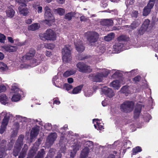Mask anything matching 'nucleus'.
Here are the masks:
<instances>
[{
    "mask_svg": "<svg viewBox=\"0 0 158 158\" xmlns=\"http://www.w3.org/2000/svg\"><path fill=\"white\" fill-rule=\"evenodd\" d=\"M6 39V37L3 34L0 33V42L4 43Z\"/></svg>",
    "mask_w": 158,
    "mask_h": 158,
    "instance_id": "obj_49",
    "label": "nucleus"
},
{
    "mask_svg": "<svg viewBox=\"0 0 158 158\" xmlns=\"http://www.w3.org/2000/svg\"><path fill=\"white\" fill-rule=\"evenodd\" d=\"M140 24V22L138 20H136L133 21L131 23L130 26V28L134 30L137 27H138Z\"/></svg>",
    "mask_w": 158,
    "mask_h": 158,
    "instance_id": "obj_22",
    "label": "nucleus"
},
{
    "mask_svg": "<svg viewBox=\"0 0 158 158\" xmlns=\"http://www.w3.org/2000/svg\"><path fill=\"white\" fill-rule=\"evenodd\" d=\"M25 22L27 24H30L32 22L31 19H28L25 20Z\"/></svg>",
    "mask_w": 158,
    "mask_h": 158,
    "instance_id": "obj_64",
    "label": "nucleus"
},
{
    "mask_svg": "<svg viewBox=\"0 0 158 158\" xmlns=\"http://www.w3.org/2000/svg\"><path fill=\"white\" fill-rule=\"evenodd\" d=\"M98 119H95L93 120V122L94 123L96 122V124H94V127L96 129H97L98 130H102V129H104L103 126L100 125V124L99 123L98 121H99Z\"/></svg>",
    "mask_w": 158,
    "mask_h": 158,
    "instance_id": "obj_21",
    "label": "nucleus"
},
{
    "mask_svg": "<svg viewBox=\"0 0 158 158\" xmlns=\"http://www.w3.org/2000/svg\"><path fill=\"white\" fill-rule=\"evenodd\" d=\"M2 48L5 51L9 52H14L17 49V47L15 46H12L10 45H6L3 46Z\"/></svg>",
    "mask_w": 158,
    "mask_h": 158,
    "instance_id": "obj_13",
    "label": "nucleus"
},
{
    "mask_svg": "<svg viewBox=\"0 0 158 158\" xmlns=\"http://www.w3.org/2000/svg\"><path fill=\"white\" fill-rule=\"evenodd\" d=\"M31 63L33 64H35V65H37L38 64H37V60L36 59V58H32V59L31 60Z\"/></svg>",
    "mask_w": 158,
    "mask_h": 158,
    "instance_id": "obj_59",
    "label": "nucleus"
},
{
    "mask_svg": "<svg viewBox=\"0 0 158 158\" xmlns=\"http://www.w3.org/2000/svg\"><path fill=\"white\" fill-rule=\"evenodd\" d=\"M44 55L40 54H37L35 56V58L37 60V64H39L44 59Z\"/></svg>",
    "mask_w": 158,
    "mask_h": 158,
    "instance_id": "obj_23",
    "label": "nucleus"
},
{
    "mask_svg": "<svg viewBox=\"0 0 158 158\" xmlns=\"http://www.w3.org/2000/svg\"><path fill=\"white\" fill-rule=\"evenodd\" d=\"M142 105L140 104H137L134 111V118L136 119L139 118L141 112Z\"/></svg>",
    "mask_w": 158,
    "mask_h": 158,
    "instance_id": "obj_9",
    "label": "nucleus"
},
{
    "mask_svg": "<svg viewBox=\"0 0 158 158\" xmlns=\"http://www.w3.org/2000/svg\"><path fill=\"white\" fill-rule=\"evenodd\" d=\"M147 30V29L146 28H145V27L142 25L140 29L138 30L139 34L140 35H143Z\"/></svg>",
    "mask_w": 158,
    "mask_h": 158,
    "instance_id": "obj_37",
    "label": "nucleus"
},
{
    "mask_svg": "<svg viewBox=\"0 0 158 158\" xmlns=\"http://www.w3.org/2000/svg\"><path fill=\"white\" fill-rule=\"evenodd\" d=\"M14 126L15 127L16 131L15 132V133H13L12 136L13 137L15 136L17 134V130H18L19 127V124L18 123H16L15 124Z\"/></svg>",
    "mask_w": 158,
    "mask_h": 158,
    "instance_id": "obj_45",
    "label": "nucleus"
},
{
    "mask_svg": "<svg viewBox=\"0 0 158 158\" xmlns=\"http://www.w3.org/2000/svg\"><path fill=\"white\" fill-rule=\"evenodd\" d=\"M35 53V50L34 48H31L26 54L22 57L21 60L23 61L24 60H30L34 58Z\"/></svg>",
    "mask_w": 158,
    "mask_h": 158,
    "instance_id": "obj_7",
    "label": "nucleus"
},
{
    "mask_svg": "<svg viewBox=\"0 0 158 158\" xmlns=\"http://www.w3.org/2000/svg\"><path fill=\"white\" fill-rule=\"evenodd\" d=\"M117 40L119 41H127L129 40V38L126 35H122L118 37Z\"/></svg>",
    "mask_w": 158,
    "mask_h": 158,
    "instance_id": "obj_33",
    "label": "nucleus"
},
{
    "mask_svg": "<svg viewBox=\"0 0 158 158\" xmlns=\"http://www.w3.org/2000/svg\"><path fill=\"white\" fill-rule=\"evenodd\" d=\"M89 58V56L82 55H80L78 56V59L79 60H83Z\"/></svg>",
    "mask_w": 158,
    "mask_h": 158,
    "instance_id": "obj_50",
    "label": "nucleus"
},
{
    "mask_svg": "<svg viewBox=\"0 0 158 158\" xmlns=\"http://www.w3.org/2000/svg\"><path fill=\"white\" fill-rule=\"evenodd\" d=\"M46 127L48 130H50L52 128L51 124L49 123H48L46 124Z\"/></svg>",
    "mask_w": 158,
    "mask_h": 158,
    "instance_id": "obj_58",
    "label": "nucleus"
},
{
    "mask_svg": "<svg viewBox=\"0 0 158 158\" xmlns=\"http://www.w3.org/2000/svg\"><path fill=\"white\" fill-rule=\"evenodd\" d=\"M39 132V130L35 127L33 128L30 132V139H32L36 137Z\"/></svg>",
    "mask_w": 158,
    "mask_h": 158,
    "instance_id": "obj_16",
    "label": "nucleus"
},
{
    "mask_svg": "<svg viewBox=\"0 0 158 158\" xmlns=\"http://www.w3.org/2000/svg\"><path fill=\"white\" fill-rule=\"evenodd\" d=\"M1 115L4 117L0 129V133L2 134L6 128L10 118V114L5 112H3L2 113Z\"/></svg>",
    "mask_w": 158,
    "mask_h": 158,
    "instance_id": "obj_5",
    "label": "nucleus"
},
{
    "mask_svg": "<svg viewBox=\"0 0 158 158\" xmlns=\"http://www.w3.org/2000/svg\"><path fill=\"white\" fill-rule=\"evenodd\" d=\"M15 14V11L12 8H8L6 11L7 15L10 18L13 17Z\"/></svg>",
    "mask_w": 158,
    "mask_h": 158,
    "instance_id": "obj_31",
    "label": "nucleus"
},
{
    "mask_svg": "<svg viewBox=\"0 0 158 158\" xmlns=\"http://www.w3.org/2000/svg\"><path fill=\"white\" fill-rule=\"evenodd\" d=\"M36 153V151L32 149L29 151L27 158H33Z\"/></svg>",
    "mask_w": 158,
    "mask_h": 158,
    "instance_id": "obj_34",
    "label": "nucleus"
},
{
    "mask_svg": "<svg viewBox=\"0 0 158 158\" xmlns=\"http://www.w3.org/2000/svg\"><path fill=\"white\" fill-rule=\"evenodd\" d=\"M39 36L43 40L55 41L56 38V35L55 32L50 29H47L43 34H40Z\"/></svg>",
    "mask_w": 158,
    "mask_h": 158,
    "instance_id": "obj_1",
    "label": "nucleus"
},
{
    "mask_svg": "<svg viewBox=\"0 0 158 158\" xmlns=\"http://www.w3.org/2000/svg\"><path fill=\"white\" fill-rule=\"evenodd\" d=\"M99 36L98 34L95 31H92L89 32L87 39L91 47L96 46V43L98 39Z\"/></svg>",
    "mask_w": 158,
    "mask_h": 158,
    "instance_id": "obj_3",
    "label": "nucleus"
},
{
    "mask_svg": "<svg viewBox=\"0 0 158 158\" xmlns=\"http://www.w3.org/2000/svg\"><path fill=\"white\" fill-rule=\"evenodd\" d=\"M67 129H68V125H67L65 124L63 127H61L60 129V130H64V131H60L59 132L61 133L62 135H64L65 134V132L67 130Z\"/></svg>",
    "mask_w": 158,
    "mask_h": 158,
    "instance_id": "obj_48",
    "label": "nucleus"
},
{
    "mask_svg": "<svg viewBox=\"0 0 158 158\" xmlns=\"http://www.w3.org/2000/svg\"><path fill=\"white\" fill-rule=\"evenodd\" d=\"M33 0H20V6L22 7H26L27 5V4L30 1Z\"/></svg>",
    "mask_w": 158,
    "mask_h": 158,
    "instance_id": "obj_36",
    "label": "nucleus"
},
{
    "mask_svg": "<svg viewBox=\"0 0 158 158\" xmlns=\"http://www.w3.org/2000/svg\"><path fill=\"white\" fill-rule=\"evenodd\" d=\"M6 89V86L2 84H0V93L5 92Z\"/></svg>",
    "mask_w": 158,
    "mask_h": 158,
    "instance_id": "obj_51",
    "label": "nucleus"
},
{
    "mask_svg": "<svg viewBox=\"0 0 158 158\" xmlns=\"http://www.w3.org/2000/svg\"><path fill=\"white\" fill-rule=\"evenodd\" d=\"M40 25L38 23H34L29 26L28 30L30 31H34L39 29Z\"/></svg>",
    "mask_w": 158,
    "mask_h": 158,
    "instance_id": "obj_20",
    "label": "nucleus"
},
{
    "mask_svg": "<svg viewBox=\"0 0 158 158\" xmlns=\"http://www.w3.org/2000/svg\"><path fill=\"white\" fill-rule=\"evenodd\" d=\"M38 12L39 13H41L42 12L43 8L42 6H39L37 7Z\"/></svg>",
    "mask_w": 158,
    "mask_h": 158,
    "instance_id": "obj_60",
    "label": "nucleus"
},
{
    "mask_svg": "<svg viewBox=\"0 0 158 158\" xmlns=\"http://www.w3.org/2000/svg\"><path fill=\"white\" fill-rule=\"evenodd\" d=\"M74 73L75 72L72 71H67L63 74V76L64 77H67L74 74Z\"/></svg>",
    "mask_w": 158,
    "mask_h": 158,
    "instance_id": "obj_38",
    "label": "nucleus"
},
{
    "mask_svg": "<svg viewBox=\"0 0 158 158\" xmlns=\"http://www.w3.org/2000/svg\"><path fill=\"white\" fill-rule=\"evenodd\" d=\"M156 0H149L148 4L150 5V6H154L155 4V2Z\"/></svg>",
    "mask_w": 158,
    "mask_h": 158,
    "instance_id": "obj_55",
    "label": "nucleus"
},
{
    "mask_svg": "<svg viewBox=\"0 0 158 158\" xmlns=\"http://www.w3.org/2000/svg\"><path fill=\"white\" fill-rule=\"evenodd\" d=\"M45 154V153L44 149L43 148L41 149L38 151L35 158H44Z\"/></svg>",
    "mask_w": 158,
    "mask_h": 158,
    "instance_id": "obj_26",
    "label": "nucleus"
},
{
    "mask_svg": "<svg viewBox=\"0 0 158 158\" xmlns=\"http://www.w3.org/2000/svg\"><path fill=\"white\" fill-rule=\"evenodd\" d=\"M29 12L28 9L27 8H21L20 7V14L24 16H26Z\"/></svg>",
    "mask_w": 158,
    "mask_h": 158,
    "instance_id": "obj_32",
    "label": "nucleus"
},
{
    "mask_svg": "<svg viewBox=\"0 0 158 158\" xmlns=\"http://www.w3.org/2000/svg\"><path fill=\"white\" fill-rule=\"evenodd\" d=\"M102 91L103 94L110 98H112L114 94L112 90L107 87H104L102 89Z\"/></svg>",
    "mask_w": 158,
    "mask_h": 158,
    "instance_id": "obj_12",
    "label": "nucleus"
},
{
    "mask_svg": "<svg viewBox=\"0 0 158 158\" xmlns=\"http://www.w3.org/2000/svg\"><path fill=\"white\" fill-rule=\"evenodd\" d=\"M150 21L149 19H146L143 22L142 25L147 29L150 23Z\"/></svg>",
    "mask_w": 158,
    "mask_h": 158,
    "instance_id": "obj_39",
    "label": "nucleus"
},
{
    "mask_svg": "<svg viewBox=\"0 0 158 158\" xmlns=\"http://www.w3.org/2000/svg\"><path fill=\"white\" fill-rule=\"evenodd\" d=\"M57 137L56 133H51L47 137V141L50 145H52Z\"/></svg>",
    "mask_w": 158,
    "mask_h": 158,
    "instance_id": "obj_11",
    "label": "nucleus"
},
{
    "mask_svg": "<svg viewBox=\"0 0 158 158\" xmlns=\"http://www.w3.org/2000/svg\"><path fill=\"white\" fill-rule=\"evenodd\" d=\"M83 86V85H81L74 88L72 91L73 94H76L80 93L81 91Z\"/></svg>",
    "mask_w": 158,
    "mask_h": 158,
    "instance_id": "obj_27",
    "label": "nucleus"
},
{
    "mask_svg": "<svg viewBox=\"0 0 158 158\" xmlns=\"http://www.w3.org/2000/svg\"><path fill=\"white\" fill-rule=\"evenodd\" d=\"M28 149L27 145L25 144L24 147L22 149V152H20V158H24L26 155V153Z\"/></svg>",
    "mask_w": 158,
    "mask_h": 158,
    "instance_id": "obj_25",
    "label": "nucleus"
},
{
    "mask_svg": "<svg viewBox=\"0 0 158 158\" xmlns=\"http://www.w3.org/2000/svg\"><path fill=\"white\" fill-rule=\"evenodd\" d=\"M99 52L103 53L106 50V47L104 46H100L99 47Z\"/></svg>",
    "mask_w": 158,
    "mask_h": 158,
    "instance_id": "obj_53",
    "label": "nucleus"
},
{
    "mask_svg": "<svg viewBox=\"0 0 158 158\" xmlns=\"http://www.w3.org/2000/svg\"><path fill=\"white\" fill-rule=\"evenodd\" d=\"M52 52L48 51H47L46 52V55L48 57H50L52 55Z\"/></svg>",
    "mask_w": 158,
    "mask_h": 158,
    "instance_id": "obj_61",
    "label": "nucleus"
},
{
    "mask_svg": "<svg viewBox=\"0 0 158 158\" xmlns=\"http://www.w3.org/2000/svg\"><path fill=\"white\" fill-rule=\"evenodd\" d=\"M138 12L137 10H134L132 12V17L136 18L138 16Z\"/></svg>",
    "mask_w": 158,
    "mask_h": 158,
    "instance_id": "obj_52",
    "label": "nucleus"
},
{
    "mask_svg": "<svg viewBox=\"0 0 158 158\" xmlns=\"http://www.w3.org/2000/svg\"><path fill=\"white\" fill-rule=\"evenodd\" d=\"M141 79V77L140 75H137L132 79V81L135 83L137 84L140 81Z\"/></svg>",
    "mask_w": 158,
    "mask_h": 158,
    "instance_id": "obj_41",
    "label": "nucleus"
},
{
    "mask_svg": "<svg viewBox=\"0 0 158 158\" xmlns=\"http://www.w3.org/2000/svg\"><path fill=\"white\" fill-rule=\"evenodd\" d=\"M53 104L59 105L60 103V102L57 99H54Z\"/></svg>",
    "mask_w": 158,
    "mask_h": 158,
    "instance_id": "obj_63",
    "label": "nucleus"
},
{
    "mask_svg": "<svg viewBox=\"0 0 158 158\" xmlns=\"http://www.w3.org/2000/svg\"><path fill=\"white\" fill-rule=\"evenodd\" d=\"M76 66L78 71L81 73H89L91 72L92 71L90 66L83 62H78Z\"/></svg>",
    "mask_w": 158,
    "mask_h": 158,
    "instance_id": "obj_6",
    "label": "nucleus"
},
{
    "mask_svg": "<svg viewBox=\"0 0 158 158\" xmlns=\"http://www.w3.org/2000/svg\"><path fill=\"white\" fill-rule=\"evenodd\" d=\"M80 21L81 22H85L86 21L88 20L87 18L84 15L81 16L80 18Z\"/></svg>",
    "mask_w": 158,
    "mask_h": 158,
    "instance_id": "obj_57",
    "label": "nucleus"
},
{
    "mask_svg": "<svg viewBox=\"0 0 158 158\" xmlns=\"http://www.w3.org/2000/svg\"><path fill=\"white\" fill-rule=\"evenodd\" d=\"M73 88V86L68 83H65L63 85V88L65 89L67 91H69Z\"/></svg>",
    "mask_w": 158,
    "mask_h": 158,
    "instance_id": "obj_42",
    "label": "nucleus"
},
{
    "mask_svg": "<svg viewBox=\"0 0 158 158\" xmlns=\"http://www.w3.org/2000/svg\"><path fill=\"white\" fill-rule=\"evenodd\" d=\"M67 81L69 83L71 84L73 82V79L72 78L70 77L68 78Z\"/></svg>",
    "mask_w": 158,
    "mask_h": 158,
    "instance_id": "obj_62",
    "label": "nucleus"
},
{
    "mask_svg": "<svg viewBox=\"0 0 158 158\" xmlns=\"http://www.w3.org/2000/svg\"><path fill=\"white\" fill-rule=\"evenodd\" d=\"M12 100L14 102H17L20 99L19 96L18 94H15L12 98Z\"/></svg>",
    "mask_w": 158,
    "mask_h": 158,
    "instance_id": "obj_46",
    "label": "nucleus"
},
{
    "mask_svg": "<svg viewBox=\"0 0 158 158\" xmlns=\"http://www.w3.org/2000/svg\"><path fill=\"white\" fill-rule=\"evenodd\" d=\"M89 149L87 147L84 148L81 154V158H85L88 156L89 152Z\"/></svg>",
    "mask_w": 158,
    "mask_h": 158,
    "instance_id": "obj_24",
    "label": "nucleus"
},
{
    "mask_svg": "<svg viewBox=\"0 0 158 158\" xmlns=\"http://www.w3.org/2000/svg\"><path fill=\"white\" fill-rule=\"evenodd\" d=\"M70 46L67 45H65L64 47L62 50V52L63 56L62 60L63 61L68 62L70 61L71 58L70 51Z\"/></svg>",
    "mask_w": 158,
    "mask_h": 158,
    "instance_id": "obj_4",
    "label": "nucleus"
},
{
    "mask_svg": "<svg viewBox=\"0 0 158 158\" xmlns=\"http://www.w3.org/2000/svg\"><path fill=\"white\" fill-rule=\"evenodd\" d=\"M44 17L45 20L48 22L52 21L54 17L51 13V10L48 6H46L44 9Z\"/></svg>",
    "mask_w": 158,
    "mask_h": 158,
    "instance_id": "obj_8",
    "label": "nucleus"
},
{
    "mask_svg": "<svg viewBox=\"0 0 158 158\" xmlns=\"http://www.w3.org/2000/svg\"><path fill=\"white\" fill-rule=\"evenodd\" d=\"M113 21L110 19H104L101 22V24L105 26H110L113 25Z\"/></svg>",
    "mask_w": 158,
    "mask_h": 158,
    "instance_id": "obj_18",
    "label": "nucleus"
},
{
    "mask_svg": "<svg viewBox=\"0 0 158 158\" xmlns=\"http://www.w3.org/2000/svg\"><path fill=\"white\" fill-rule=\"evenodd\" d=\"M8 99L5 94H0V102L6 105L8 103Z\"/></svg>",
    "mask_w": 158,
    "mask_h": 158,
    "instance_id": "obj_19",
    "label": "nucleus"
},
{
    "mask_svg": "<svg viewBox=\"0 0 158 158\" xmlns=\"http://www.w3.org/2000/svg\"><path fill=\"white\" fill-rule=\"evenodd\" d=\"M45 47L48 49H52L55 47V45L53 44H47L45 45Z\"/></svg>",
    "mask_w": 158,
    "mask_h": 158,
    "instance_id": "obj_44",
    "label": "nucleus"
},
{
    "mask_svg": "<svg viewBox=\"0 0 158 158\" xmlns=\"http://www.w3.org/2000/svg\"><path fill=\"white\" fill-rule=\"evenodd\" d=\"M111 86L115 89H118L120 87L119 82L118 80H115L110 83Z\"/></svg>",
    "mask_w": 158,
    "mask_h": 158,
    "instance_id": "obj_30",
    "label": "nucleus"
},
{
    "mask_svg": "<svg viewBox=\"0 0 158 158\" xmlns=\"http://www.w3.org/2000/svg\"><path fill=\"white\" fill-rule=\"evenodd\" d=\"M142 151L141 148L139 146H137L132 149L131 153L132 156L133 155H136L137 153Z\"/></svg>",
    "mask_w": 158,
    "mask_h": 158,
    "instance_id": "obj_28",
    "label": "nucleus"
},
{
    "mask_svg": "<svg viewBox=\"0 0 158 158\" xmlns=\"http://www.w3.org/2000/svg\"><path fill=\"white\" fill-rule=\"evenodd\" d=\"M153 7L150 6V5L147 4V6H145L143 9V16H146L150 13Z\"/></svg>",
    "mask_w": 158,
    "mask_h": 158,
    "instance_id": "obj_14",
    "label": "nucleus"
},
{
    "mask_svg": "<svg viewBox=\"0 0 158 158\" xmlns=\"http://www.w3.org/2000/svg\"><path fill=\"white\" fill-rule=\"evenodd\" d=\"M108 73L104 74L103 73H98L93 78V81L94 82H100L102 81L104 77H106Z\"/></svg>",
    "mask_w": 158,
    "mask_h": 158,
    "instance_id": "obj_10",
    "label": "nucleus"
},
{
    "mask_svg": "<svg viewBox=\"0 0 158 158\" xmlns=\"http://www.w3.org/2000/svg\"><path fill=\"white\" fill-rule=\"evenodd\" d=\"M114 37V34L113 33H111L104 37L105 40L107 41H109L113 39Z\"/></svg>",
    "mask_w": 158,
    "mask_h": 158,
    "instance_id": "obj_29",
    "label": "nucleus"
},
{
    "mask_svg": "<svg viewBox=\"0 0 158 158\" xmlns=\"http://www.w3.org/2000/svg\"><path fill=\"white\" fill-rule=\"evenodd\" d=\"M26 94L25 92H24L23 91L20 89V100L25 96Z\"/></svg>",
    "mask_w": 158,
    "mask_h": 158,
    "instance_id": "obj_56",
    "label": "nucleus"
},
{
    "mask_svg": "<svg viewBox=\"0 0 158 158\" xmlns=\"http://www.w3.org/2000/svg\"><path fill=\"white\" fill-rule=\"evenodd\" d=\"M7 65L4 63L0 62V69L2 70H5L7 69Z\"/></svg>",
    "mask_w": 158,
    "mask_h": 158,
    "instance_id": "obj_43",
    "label": "nucleus"
},
{
    "mask_svg": "<svg viewBox=\"0 0 158 158\" xmlns=\"http://www.w3.org/2000/svg\"><path fill=\"white\" fill-rule=\"evenodd\" d=\"M56 10L58 14L60 16L63 15L65 13V10L64 9L61 8H58Z\"/></svg>",
    "mask_w": 158,
    "mask_h": 158,
    "instance_id": "obj_40",
    "label": "nucleus"
},
{
    "mask_svg": "<svg viewBox=\"0 0 158 158\" xmlns=\"http://www.w3.org/2000/svg\"><path fill=\"white\" fill-rule=\"evenodd\" d=\"M76 47V50L79 52H82L84 51L85 49V47L80 42H78L77 43H74Z\"/></svg>",
    "mask_w": 158,
    "mask_h": 158,
    "instance_id": "obj_15",
    "label": "nucleus"
},
{
    "mask_svg": "<svg viewBox=\"0 0 158 158\" xmlns=\"http://www.w3.org/2000/svg\"><path fill=\"white\" fill-rule=\"evenodd\" d=\"M11 90L13 92L17 93L19 92V89L15 85H14L12 86Z\"/></svg>",
    "mask_w": 158,
    "mask_h": 158,
    "instance_id": "obj_47",
    "label": "nucleus"
},
{
    "mask_svg": "<svg viewBox=\"0 0 158 158\" xmlns=\"http://www.w3.org/2000/svg\"><path fill=\"white\" fill-rule=\"evenodd\" d=\"M123 46V44L122 43L118 42V43H116L113 46V48L114 51L118 52H120L121 51Z\"/></svg>",
    "mask_w": 158,
    "mask_h": 158,
    "instance_id": "obj_17",
    "label": "nucleus"
},
{
    "mask_svg": "<svg viewBox=\"0 0 158 158\" xmlns=\"http://www.w3.org/2000/svg\"><path fill=\"white\" fill-rule=\"evenodd\" d=\"M73 16L74 14L73 12L68 13L65 15L64 19L69 21H70L72 19V17Z\"/></svg>",
    "mask_w": 158,
    "mask_h": 158,
    "instance_id": "obj_35",
    "label": "nucleus"
},
{
    "mask_svg": "<svg viewBox=\"0 0 158 158\" xmlns=\"http://www.w3.org/2000/svg\"><path fill=\"white\" fill-rule=\"evenodd\" d=\"M134 104V102L132 101H126L120 105V110L123 113H130L133 110Z\"/></svg>",
    "mask_w": 158,
    "mask_h": 158,
    "instance_id": "obj_2",
    "label": "nucleus"
},
{
    "mask_svg": "<svg viewBox=\"0 0 158 158\" xmlns=\"http://www.w3.org/2000/svg\"><path fill=\"white\" fill-rule=\"evenodd\" d=\"M27 121V118L20 116V122L26 123Z\"/></svg>",
    "mask_w": 158,
    "mask_h": 158,
    "instance_id": "obj_54",
    "label": "nucleus"
}]
</instances>
